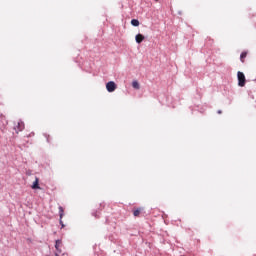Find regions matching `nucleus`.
<instances>
[{"label": "nucleus", "instance_id": "nucleus-15", "mask_svg": "<svg viewBox=\"0 0 256 256\" xmlns=\"http://www.w3.org/2000/svg\"><path fill=\"white\" fill-rule=\"evenodd\" d=\"M56 256H59V254H56Z\"/></svg>", "mask_w": 256, "mask_h": 256}, {"label": "nucleus", "instance_id": "nucleus-3", "mask_svg": "<svg viewBox=\"0 0 256 256\" xmlns=\"http://www.w3.org/2000/svg\"><path fill=\"white\" fill-rule=\"evenodd\" d=\"M14 129L16 133L23 131V129H25V123H23V121H18L14 126Z\"/></svg>", "mask_w": 256, "mask_h": 256}, {"label": "nucleus", "instance_id": "nucleus-12", "mask_svg": "<svg viewBox=\"0 0 256 256\" xmlns=\"http://www.w3.org/2000/svg\"><path fill=\"white\" fill-rule=\"evenodd\" d=\"M60 225L62 228L65 227V224H63V218H60Z\"/></svg>", "mask_w": 256, "mask_h": 256}, {"label": "nucleus", "instance_id": "nucleus-13", "mask_svg": "<svg viewBox=\"0 0 256 256\" xmlns=\"http://www.w3.org/2000/svg\"><path fill=\"white\" fill-rule=\"evenodd\" d=\"M93 216L96 217V219H99V215H97V213H94Z\"/></svg>", "mask_w": 256, "mask_h": 256}, {"label": "nucleus", "instance_id": "nucleus-6", "mask_svg": "<svg viewBox=\"0 0 256 256\" xmlns=\"http://www.w3.org/2000/svg\"><path fill=\"white\" fill-rule=\"evenodd\" d=\"M32 189H41V187L39 186V178L38 177L35 178V181L33 182V185H32Z\"/></svg>", "mask_w": 256, "mask_h": 256}, {"label": "nucleus", "instance_id": "nucleus-1", "mask_svg": "<svg viewBox=\"0 0 256 256\" xmlns=\"http://www.w3.org/2000/svg\"><path fill=\"white\" fill-rule=\"evenodd\" d=\"M237 77H238L239 87H245V83H246L245 74H243V72L239 71L237 73Z\"/></svg>", "mask_w": 256, "mask_h": 256}, {"label": "nucleus", "instance_id": "nucleus-10", "mask_svg": "<svg viewBox=\"0 0 256 256\" xmlns=\"http://www.w3.org/2000/svg\"><path fill=\"white\" fill-rule=\"evenodd\" d=\"M131 25H133V27H139V20H137V19H132V20H131Z\"/></svg>", "mask_w": 256, "mask_h": 256}, {"label": "nucleus", "instance_id": "nucleus-11", "mask_svg": "<svg viewBox=\"0 0 256 256\" xmlns=\"http://www.w3.org/2000/svg\"><path fill=\"white\" fill-rule=\"evenodd\" d=\"M132 87H133L134 89H140L139 82L133 81V82H132Z\"/></svg>", "mask_w": 256, "mask_h": 256}, {"label": "nucleus", "instance_id": "nucleus-2", "mask_svg": "<svg viewBox=\"0 0 256 256\" xmlns=\"http://www.w3.org/2000/svg\"><path fill=\"white\" fill-rule=\"evenodd\" d=\"M106 89L109 93H113V91L117 89V85L115 84V82L110 81L106 84Z\"/></svg>", "mask_w": 256, "mask_h": 256}, {"label": "nucleus", "instance_id": "nucleus-7", "mask_svg": "<svg viewBox=\"0 0 256 256\" xmlns=\"http://www.w3.org/2000/svg\"><path fill=\"white\" fill-rule=\"evenodd\" d=\"M247 55H248L247 51H244V52L241 53V55H240L241 63H245V59H247Z\"/></svg>", "mask_w": 256, "mask_h": 256}, {"label": "nucleus", "instance_id": "nucleus-5", "mask_svg": "<svg viewBox=\"0 0 256 256\" xmlns=\"http://www.w3.org/2000/svg\"><path fill=\"white\" fill-rule=\"evenodd\" d=\"M135 40H136V43L138 44L143 43V41H145V36H143V34H137L135 36Z\"/></svg>", "mask_w": 256, "mask_h": 256}, {"label": "nucleus", "instance_id": "nucleus-9", "mask_svg": "<svg viewBox=\"0 0 256 256\" xmlns=\"http://www.w3.org/2000/svg\"><path fill=\"white\" fill-rule=\"evenodd\" d=\"M63 215H65V210L63 209V206H59L60 219H63Z\"/></svg>", "mask_w": 256, "mask_h": 256}, {"label": "nucleus", "instance_id": "nucleus-4", "mask_svg": "<svg viewBox=\"0 0 256 256\" xmlns=\"http://www.w3.org/2000/svg\"><path fill=\"white\" fill-rule=\"evenodd\" d=\"M55 249L58 251V253H62L63 249V241L61 240H56L55 242Z\"/></svg>", "mask_w": 256, "mask_h": 256}, {"label": "nucleus", "instance_id": "nucleus-14", "mask_svg": "<svg viewBox=\"0 0 256 256\" xmlns=\"http://www.w3.org/2000/svg\"><path fill=\"white\" fill-rule=\"evenodd\" d=\"M218 113H221V111H218Z\"/></svg>", "mask_w": 256, "mask_h": 256}, {"label": "nucleus", "instance_id": "nucleus-8", "mask_svg": "<svg viewBox=\"0 0 256 256\" xmlns=\"http://www.w3.org/2000/svg\"><path fill=\"white\" fill-rule=\"evenodd\" d=\"M141 211H143V208H136L133 210L134 217H139L141 215Z\"/></svg>", "mask_w": 256, "mask_h": 256}]
</instances>
